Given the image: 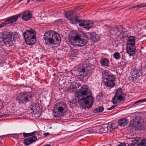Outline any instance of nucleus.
<instances>
[{"mask_svg":"<svg viewBox=\"0 0 146 146\" xmlns=\"http://www.w3.org/2000/svg\"><path fill=\"white\" fill-rule=\"evenodd\" d=\"M91 94L88 86L83 85L76 95V97L80 98L79 103L83 109L89 108L92 107L94 100Z\"/></svg>","mask_w":146,"mask_h":146,"instance_id":"nucleus-1","label":"nucleus"},{"mask_svg":"<svg viewBox=\"0 0 146 146\" xmlns=\"http://www.w3.org/2000/svg\"><path fill=\"white\" fill-rule=\"evenodd\" d=\"M44 38L45 42L47 44L49 43L50 44H59L61 40L60 35L54 31H48L46 32Z\"/></svg>","mask_w":146,"mask_h":146,"instance_id":"nucleus-2","label":"nucleus"},{"mask_svg":"<svg viewBox=\"0 0 146 146\" xmlns=\"http://www.w3.org/2000/svg\"><path fill=\"white\" fill-rule=\"evenodd\" d=\"M88 36L85 34L81 35H76L71 37L69 39L70 43L74 46L80 47L85 45L88 42Z\"/></svg>","mask_w":146,"mask_h":146,"instance_id":"nucleus-3","label":"nucleus"},{"mask_svg":"<svg viewBox=\"0 0 146 146\" xmlns=\"http://www.w3.org/2000/svg\"><path fill=\"white\" fill-rule=\"evenodd\" d=\"M67 110V105L64 102L56 103L54 107L53 113L54 116L58 117L66 113Z\"/></svg>","mask_w":146,"mask_h":146,"instance_id":"nucleus-4","label":"nucleus"},{"mask_svg":"<svg viewBox=\"0 0 146 146\" xmlns=\"http://www.w3.org/2000/svg\"><path fill=\"white\" fill-rule=\"evenodd\" d=\"M36 32L33 29L27 30L23 33L26 43L29 45L34 44L36 41Z\"/></svg>","mask_w":146,"mask_h":146,"instance_id":"nucleus-5","label":"nucleus"},{"mask_svg":"<svg viewBox=\"0 0 146 146\" xmlns=\"http://www.w3.org/2000/svg\"><path fill=\"white\" fill-rule=\"evenodd\" d=\"M135 37L133 36H129L127 42V51L130 56L135 54L136 49L135 46Z\"/></svg>","mask_w":146,"mask_h":146,"instance_id":"nucleus-6","label":"nucleus"},{"mask_svg":"<svg viewBox=\"0 0 146 146\" xmlns=\"http://www.w3.org/2000/svg\"><path fill=\"white\" fill-rule=\"evenodd\" d=\"M72 24L79 23L80 27L89 29L92 27L93 25V22L89 20H86L80 19H68Z\"/></svg>","mask_w":146,"mask_h":146,"instance_id":"nucleus-7","label":"nucleus"},{"mask_svg":"<svg viewBox=\"0 0 146 146\" xmlns=\"http://www.w3.org/2000/svg\"><path fill=\"white\" fill-rule=\"evenodd\" d=\"M32 94L30 92L21 93L16 98V100L19 104H25L31 100Z\"/></svg>","mask_w":146,"mask_h":146,"instance_id":"nucleus-8","label":"nucleus"},{"mask_svg":"<svg viewBox=\"0 0 146 146\" xmlns=\"http://www.w3.org/2000/svg\"><path fill=\"white\" fill-rule=\"evenodd\" d=\"M126 95L123 93L121 88H119L115 92L114 96L112 98V102L114 104L121 102L124 100Z\"/></svg>","mask_w":146,"mask_h":146,"instance_id":"nucleus-9","label":"nucleus"},{"mask_svg":"<svg viewBox=\"0 0 146 146\" xmlns=\"http://www.w3.org/2000/svg\"><path fill=\"white\" fill-rule=\"evenodd\" d=\"M115 76L112 74H110L108 77L102 82L103 84L106 86L111 88L115 85Z\"/></svg>","mask_w":146,"mask_h":146,"instance_id":"nucleus-10","label":"nucleus"},{"mask_svg":"<svg viewBox=\"0 0 146 146\" xmlns=\"http://www.w3.org/2000/svg\"><path fill=\"white\" fill-rule=\"evenodd\" d=\"M90 68V66L84 67L82 65H80L78 67V70L80 73H81V76L83 77L89 76Z\"/></svg>","mask_w":146,"mask_h":146,"instance_id":"nucleus-11","label":"nucleus"},{"mask_svg":"<svg viewBox=\"0 0 146 146\" xmlns=\"http://www.w3.org/2000/svg\"><path fill=\"white\" fill-rule=\"evenodd\" d=\"M15 32L8 33L5 36L4 38H3V41L5 44L6 45L9 44V45L12 44V37L13 36V35H14Z\"/></svg>","mask_w":146,"mask_h":146,"instance_id":"nucleus-12","label":"nucleus"},{"mask_svg":"<svg viewBox=\"0 0 146 146\" xmlns=\"http://www.w3.org/2000/svg\"><path fill=\"white\" fill-rule=\"evenodd\" d=\"M139 73V70L137 69H133L131 71L130 76L128 77V79L131 81H133L135 79L137 78V76Z\"/></svg>","mask_w":146,"mask_h":146,"instance_id":"nucleus-13","label":"nucleus"},{"mask_svg":"<svg viewBox=\"0 0 146 146\" xmlns=\"http://www.w3.org/2000/svg\"><path fill=\"white\" fill-rule=\"evenodd\" d=\"M37 139V138L36 136H33L25 139L23 140V143L25 145H28L36 141Z\"/></svg>","mask_w":146,"mask_h":146,"instance_id":"nucleus-14","label":"nucleus"},{"mask_svg":"<svg viewBox=\"0 0 146 146\" xmlns=\"http://www.w3.org/2000/svg\"><path fill=\"white\" fill-rule=\"evenodd\" d=\"M75 11L74 10L67 11L65 12V17L66 18H79L80 16H74Z\"/></svg>","mask_w":146,"mask_h":146,"instance_id":"nucleus-15","label":"nucleus"},{"mask_svg":"<svg viewBox=\"0 0 146 146\" xmlns=\"http://www.w3.org/2000/svg\"><path fill=\"white\" fill-rule=\"evenodd\" d=\"M129 125L132 127H134L139 129L141 128V123L139 121H137L134 120H133L131 121L129 123Z\"/></svg>","mask_w":146,"mask_h":146,"instance_id":"nucleus-16","label":"nucleus"},{"mask_svg":"<svg viewBox=\"0 0 146 146\" xmlns=\"http://www.w3.org/2000/svg\"><path fill=\"white\" fill-rule=\"evenodd\" d=\"M91 40L94 42L98 41L100 39L99 35L94 32L89 33Z\"/></svg>","mask_w":146,"mask_h":146,"instance_id":"nucleus-17","label":"nucleus"},{"mask_svg":"<svg viewBox=\"0 0 146 146\" xmlns=\"http://www.w3.org/2000/svg\"><path fill=\"white\" fill-rule=\"evenodd\" d=\"M94 129L96 131V133L102 134L106 132L107 129L103 128L101 126H99L94 127Z\"/></svg>","mask_w":146,"mask_h":146,"instance_id":"nucleus-18","label":"nucleus"},{"mask_svg":"<svg viewBox=\"0 0 146 146\" xmlns=\"http://www.w3.org/2000/svg\"><path fill=\"white\" fill-rule=\"evenodd\" d=\"M128 122V121L127 119L126 118H123L119 120L118 123L119 125L121 127H124L127 125Z\"/></svg>","mask_w":146,"mask_h":146,"instance_id":"nucleus-19","label":"nucleus"},{"mask_svg":"<svg viewBox=\"0 0 146 146\" xmlns=\"http://www.w3.org/2000/svg\"><path fill=\"white\" fill-rule=\"evenodd\" d=\"M32 17V13L29 11H27L23 12L22 16V18H31Z\"/></svg>","mask_w":146,"mask_h":146,"instance_id":"nucleus-20","label":"nucleus"},{"mask_svg":"<svg viewBox=\"0 0 146 146\" xmlns=\"http://www.w3.org/2000/svg\"><path fill=\"white\" fill-rule=\"evenodd\" d=\"M79 84L78 83H74L72 84L70 87L68 88V90L70 92H72L74 89L79 88Z\"/></svg>","mask_w":146,"mask_h":146,"instance_id":"nucleus-21","label":"nucleus"},{"mask_svg":"<svg viewBox=\"0 0 146 146\" xmlns=\"http://www.w3.org/2000/svg\"><path fill=\"white\" fill-rule=\"evenodd\" d=\"M109 61L106 58L101 59L100 61V63L102 66H108Z\"/></svg>","mask_w":146,"mask_h":146,"instance_id":"nucleus-22","label":"nucleus"},{"mask_svg":"<svg viewBox=\"0 0 146 146\" xmlns=\"http://www.w3.org/2000/svg\"><path fill=\"white\" fill-rule=\"evenodd\" d=\"M111 73L109 71L106 70L103 71L102 73V77L104 80H105L109 76L110 74Z\"/></svg>","mask_w":146,"mask_h":146,"instance_id":"nucleus-23","label":"nucleus"},{"mask_svg":"<svg viewBox=\"0 0 146 146\" xmlns=\"http://www.w3.org/2000/svg\"><path fill=\"white\" fill-rule=\"evenodd\" d=\"M30 108L31 110L33 111V113H35L36 117H38L41 114L40 113H39V114L38 115H36V109L35 107V104H32L30 106Z\"/></svg>","mask_w":146,"mask_h":146,"instance_id":"nucleus-24","label":"nucleus"},{"mask_svg":"<svg viewBox=\"0 0 146 146\" xmlns=\"http://www.w3.org/2000/svg\"><path fill=\"white\" fill-rule=\"evenodd\" d=\"M37 133L36 131H34L32 133H23V135L24 137H27L31 136H34Z\"/></svg>","mask_w":146,"mask_h":146,"instance_id":"nucleus-25","label":"nucleus"},{"mask_svg":"<svg viewBox=\"0 0 146 146\" xmlns=\"http://www.w3.org/2000/svg\"><path fill=\"white\" fill-rule=\"evenodd\" d=\"M17 20V19H7L5 21V26L7 24L13 23Z\"/></svg>","mask_w":146,"mask_h":146,"instance_id":"nucleus-26","label":"nucleus"},{"mask_svg":"<svg viewBox=\"0 0 146 146\" xmlns=\"http://www.w3.org/2000/svg\"><path fill=\"white\" fill-rule=\"evenodd\" d=\"M137 146H146V139H143L141 140L140 142L138 143Z\"/></svg>","mask_w":146,"mask_h":146,"instance_id":"nucleus-27","label":"nucleus"},{"mask_svg":"<svg viewBox=\"0 0 146 146\" xmlns=\"http://www.w3.org/2000/svg\"><path fill=\"white\" fill-rule=\"evenodd\" d=\"M113 56L114 58L116 60H119L121 58V55L120 54V53L118 52H116L114 53L113 54Z\"/></svg>","mask_w":146,"mask_h":146,"instance_id":"nucleus-28","label":"nucleus"},{"mask_svg":"<svg viewBox=\"0 0 146 146\" xmlns=\"http://www.w3.org/2000/svg\"><path fill=\"white\" fill-rule=\"evenodd\" d=\"M116 126L114 124H112L109 126H108L107 129L109 130L110 131H112L115 128Z\"/></svg>","mask_w":146,"mask_h":146,"instance_id":"nucleus-29","label":"nucleus"},{"mask_svg":"<svg viewBox=\"0 0 146 146\" xmlns=\"http://www.w3.org/2000/svg\"><path fill=\"white\" fill-rule=\"evenodd\" d=\"M110 29V34L112 35H115L117 33V30L115 28L108 27Z\"/></svg>","mask_w":146,"mask_h":146,"instance_id":"nucleus-30","label":"nucleus"},{"mask_svg":"<svg viewBox=\"0 0 146 146\" xmlns=\"http://www.w3.org/2000/svg\"><path fill=\"white\" fill-rule=\"evenodd\" d=\"M146 6V3H145V4L142 3L140 5H136V6H134L133 7H131L129 9H134L135 8H141L142 7H145Z\"/></svg>","mask_w":146,"mask_h":146,"instance_id":"nucleus-31","label":"nucleus"},{"mask_svg":"<svg viewBox=\"0 0 146 146\" xmlns=\"http://www.w3.org/2000/svg\"><path fill=\"white\" fill-rule=\"evenodd\" d=\"M104 108L103 106H100L95 110V112L96 113H100L104 110Z\"/></svg>","mask_w":146,"mask_h":146,"instance_id":"nucleus-32","label":"nucleus"},{"mask_svg":"<svg viewBox=\"0 0 146 146\" xmlns=\"http://www.w3.org/2000/svg\"><path fill=\"white\" fill-rule=\"evenodd\" d=\"M131 141L134 144L137 143L140 139L139 137H133L131 138Z\"/></svg>","mask_w":146,"mask_h":146,"instance_id":"nucleus-33","label":"nucleus"},{"mask_svg":"<svg viewBox=\"0 0 146 146\" xmlns=\"http://www.w3.org/2000/svg\"><path fill=\"white\" fill-rule=\"evenodd\" d=\"M138 70L139 71H140L142 73H143V72H146V68L145 67L143 68L141 64H140L139 66Z\"/></svg>","mask_w":146,"mask_h":146,"instance_id":"nucleus-34","label":"nucleus"},{"mask_svg":"<svg viewBox=\"0 0 146 146\" xmlns=\"http://www.w3.org/2000/svg\"><path fill=\"white\" fill-rule=\"evenodd\" d=\"M21 16V13L18 15H15L11 17H10L8 18H18L20 17Z\"/></svg>","mask_w":146,"mask_h":146,"instance_id":"nucleus-35","label":"nucleus"},{"mask_svg":"<svg viewBox=\"0 0 146 146\" xmlns=\"http://www.w3.org/2000/svg\"><path fill=\"white\" fill-rule=\"evenodd\" d=\"M35 107L36 108V114H38V113H39V111L40 110V107L39 106V105L38 104H35Z\"/></svg>","mask_w":146,"mask_h":146,"instance_id":"nucleus-36","label":"nucleus"},{"mask_svg":"<svg viewBox=\"0 0 146 146\" xmlns=\"http://www.w3.org/2000/svg\"><path fill=\"white\" fill-rule=\"evenodd\" d=\"M62 21L61 19H58L55 21V23L56 24H58V23H62Z\"/></svg>","mask_w":146,"mask_h":146,"instance_id":"nucleus-37","label":"nucleus"},{"mask_svg":"<svg viewBox=\"0 0 146 146\" xmlns=\"http://www.w3.org/2000/svg\"><path fill=\"white\" fill-rule=\"evenodd\" d=\"M117 106V104H116V105H115V104H114V105L112 106L110 108H108V110H111L112 109H113L116 106Z\"/></svg>","mask_w":146,"mask_h":146,"instance_id":"nucleus-38","label":"nucleus"},{"mask_svg":"<svg viewBox=\"0 0 146 146\" xmlns=\"http://www.w3.org/2000/svg\"><path fill=\"white\" fill-rule=\"evenodd\" d=\"M146 100L145 99H143L142 100H139L137 101V102L138 103L140 102H143L146 101Z\"/></svg>","mask_w":146,"mask_h":146,"instance_id":"nucleus-39","label":"nucleus"},{"mask_svg":"<svg viewBox=\"0 0 146 146\" xmlns=\"http://www.w3.org/2000/svg\"><path fill=\"white\" fill-rule=\"evenodd\" d=\"M9 115V114H4V115H1L0 117H7V116H8Z\"/></svg>","mask_w":146,"mask_h":146,"instance_id":"nucleus-40","label":"nucleus"},{"mask_svg":"<svg viewBox=\"0 0 146 146\" xmlns=\"http://www.w3.org/2000/svg\"><path fill=\"white\" fill-rule=\"evenodd\" d=\"M118 146H126V145L125 143H121L118 145Z\"/></svg>","mask_w":146,"mask_h":146,"instance_id":"nucleus-41","label":"nucleus"},{"mask_svg":"<svg viewBox=\"0 0 146 146\" xmlns=\"http://www.w3.org/2000/svg\"><path fill=\"white\" fill-rule=\"evenodd\" d=\"M50 133H44V135L45 136V137H46L50 135Z\"/></svg>","mask_w":146,"mask_h":146,"instance_id":"nucleus-42","label":"nucleus"},{"mask_svg":"<svg viewBox=\"0 0 146 146\" xmlns=\"http://www.w3.org/2000/svg\"><path fill=\"white\" fill-rule=\"evenodd\" d=\"M5 26V23H2L1 24H0V28L2 27H3Z\"/></svg>","mask_w":146,"mask_h":146,"instance_id":"nucleus-43","label":"nucleus"},{"mask_svg":"<svg viewBox=\"0 0 146 146\" xmlns=\"http://www.w3.org/2000/svg\"><path fill=\"white\" fill-rule=\"evenodd\" d=\"M127 146H134V144L133 143H131L128 145Z\"/></svg>","mask_w":146,"mask_h":146,"instance_id":"nucleus-44","label":"nucleus"},{"mask_svg":"<svg viewBox=\"0 0 146 146\" xmlns=\"http://www.w3.org/2000/svg\"><path fill=\"white\" fill-rule=\"evenodd\" d=\"M2 105V102L1 100H0V109L1 108V106Z\"/></svg>","mask_w":146,"mask_h":146,"instance_id":"nucleus-45","label":"nucleus"},{"mask_svg":"<svg viewBox=\"0 0 146 146\" xmlns=\"http://www.w3.org/2000/svg\"><path fill=\"white\" fill-rule=\"evenodd\" d=\"M23 19L24 21H27L29 20L30 19Z\"/></svg>","mask_w":146,"mask_h":146,"instance_id":"nucleus-46","label":"nucleus"},{"mask_svg":"<svg viewBox=\"0 0 146 146\" xmlns=\"http://www.w3.org/2000/svg\"><path fill=\"white\" fill-rule=\"evenodd\" d=\"M13 135H15V138H17L18 137H17V134H13Z\"/></svg>","mask_w":146,"mask_h":146,"instance_id":"nucleus-47","label":"nucleus"},{"mask_svg":"<svg viewBox=\"0 0 146 146\" xmlns=\"http://www.w3.org/2000/svg\"><path fill=\"white\" fill-rule=\"evenodd\" d=\"M43 146H51V145H44Z\"/></svg>","mask_w":146,"mask_h":146,"instance_id":"nucleus-48","label":"nucleus"},{"mask_svg":"<svg viewBox=\"0 0 146 146\" xmlns=\"http://www.w3.org/2000/svg\"><path fill=\"white\" fill-rule=\"evenodd\" d=\"M137 103H138V102H137V101H136V102H135V103H134V104H136Z\"/></svg>","mask_w":146,"mask_h":146,"instance_id":"nucleus-49","label":"nucleus"},{"mask_svg":"<svg viewBox=\"0 0 146 146\" xmlns=\"http://www.w3.org/2000/svg\"><path fill=\"white\" fill-rule=\"evenodd\" d=\"M30 0H28V1H27V3H29L30 1Z\"/></svg>","mask_w":146,"mask_h":146,"instance_id":"nucleus-50","label":"nucleus"},{"mask_svg":"<svg viewBox=\"0 0 146 146\" xmlns=\"http://www.w3.org/2000/svg\"><path fill=\"white\" fill-rule=\"evenodd\" d=\"M91 132H92V131H90V132H89V133H91Z\"/></svg>","mask_w":146,"mask_h":146,"instance_id":"nucleus-51","label":"nucleus"},{"mask_svg":"<svg viewBox=\"0 0 146 146\" xmlns=\"http://www.w3.org/2000/svg\"><path fill=\"white\" fill-rule=\"evenodd\" d=\"M19 135H20H20H22V133H21V134H19Z\"/></svg>","mask_w":146,"mask_h":146,"instance_id":"nucleus-52","label":"nucleus"},{"mask_svg":"<svg viewBox=\"0 0 146 146\" xmlns=\"http://www.w3.org/2000/svg\"><path fill=\"white\" fill-rule=\"evenodd\" d=\"M88 131H90L89 130H88L87 131V132Z\"/></svg>","mask_w":146,"mask_h":146,"instance_id":"nucleus-53","label":"nucleus"}]
</instances>
